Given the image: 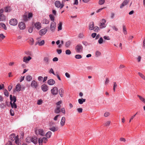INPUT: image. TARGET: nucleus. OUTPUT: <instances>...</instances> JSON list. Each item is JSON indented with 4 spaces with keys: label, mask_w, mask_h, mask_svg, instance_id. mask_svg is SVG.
<instances>
[{
    "label": "nucleus",
    "mask_w": 145,
    "mask_h": 145,
    "mask_svg": "<svg viewBox=\"0 0 145 145\" xmlns=\"http://www.w3.org/2000/svg\"><path fill=\"white\" fill-rule=\"evenodd\" d=\"M35 132L36 135H40L42 136H45V133L42 129H36L35 130Z\"/></svg>",
    "instance_id": "nucleus-1"
},
{
    "label": "nucleus",
    "mask_w": 145,
    "mask_h": 145,
    "mask_svg": "<svg viewBox=\"0 0 145 145\" xmlns=\"http://www.w3.org/2000/svg\"><path fill=\"white\" fill-rule=\"evenodd\" d=\"M9 23L11 25H16L18 24V21L16 19H12L10 20Z\"/></svg>",
    "instance_id": "nucleus-9"
},
{
    "label": "nucleus",
    "mask_w": 145,
    "mask_h": 145,
    "mask_svg": "<svg viewBox=\"0 0 145 145\" xmlns=\"http://www.w3.org/2000/svg\"><path fill=\"white\" fill-rule=\"evenodd\" d=\"M51 92L52 94L54 95H57L58 93V89L56 87H53L51 90Z\"/></svg>",
    "instance_id": "nucleus-7"
},
{
    "label": "nucleus",
    "mask_w": 145,
    "mask_h": 145,
    "mask_svg": "<svg viewBox=\"0 0 145 145\" xmlns=\"http://www.w3.org/2000/svg\"><path fill=\"white\" fill-rule=\"evenodd\" d=\"M49 129L53 132H55V131H57L58 130V127H57L53 126L52 127H50L49 128Z\"/></svg>",
    "instance_id": "nucleus-25"
},
{
    "label": "nucleus",
    "mask_w": 145,
    "mask_h": 145,
    "mask_svg": "<svg viewBox=\"0 0 145 145\" xmlns=\"http://www.w3.org/2000/svg\"><path fill=\"white\" fill-rule=\"evenodd\" d=\"M26 141L28 143H30L31 141V138L30 137H27L26 139Z\"/></svg>",
    "instance_id": "nucleus-55"
},
{
    "label": "nucleus",
    "mask_w": 145,
    "mask_h": 145,
    "mask_svg": "<svg viewBox=\"0 0 145 145\" xmlns=\"http://www.w3.org/2000/svg\"><path fill=\"white\" fill-rule=\"evenodd\" d=\"M55 75L56 76H57V78H58V80H61V79L59 75V73L58 72H56V75Z\"/></svg>",
    "instance_id": "nucleus-54"
},
{
    "label": "nucleus",
    "mask_w": 145,
    "mask_h": 145,
    "mask_svg": "<svg viewBox=\"0 0 145 145\" xmlns=\"http://www.w3.org/2000/svg\"><path fill=\"white\" fill-rule=\"evenodd\" d=\"M77 110L79 113H81L82 112L83 109L82 108H79L77 109Z\"/></svg>",
    "instance_id": "nucleus-59"
},
{
    "label": "nucleus",
    "mask_w": 145,
    "mask_h": 145,
    "mask_svg": "<svg viewBox=\"0 0 145 145\" xmlns=\"http://www.w3.org/2000/svg\"><path fill=\"white\" fill-rule=\"evenodd\" d=\"M32 16H33V14L31 13V12L29 13L28 14V18L29 19L30 18H31L32 17Z\"/></svg>",
    "instance_id": "nucleus-62"
},
{
    "label": "nucleus",
    "mask_w": 145,
    "mask_h": 145,
    "mask_svg": "<svg viewBox=\"0 0 145 145\" xmlns=\"http://www.w3.org/2000/svg\"><path fill=\"white\" fill-rule=\"evenodd\" d=\"M75 57L77 59H80L82 58V56L79 54H77L75 56Z\"/></svg>",
    "instance_id": "nucleus-46"
},
{
    "label": "nucleus",
    "mask_w": 145,
    "mask_h": 145,
    "mask_svg": "<svg viewBox=\"0 0 145 145\" xmlns=\"http://www.w3.org/2000/svg\"><path fill=\"white\" fill-rule=\"evenodd\" d=\"M29 42L31 45H33L34 44V41L32 38H30L29 39Z\"/></svg>",
    "instance_id": "nucleus-38"
},
{
    "label": "nucleus",
    "mask_w": 145,
    "mask_h": 145,
    "mask_svg": "<svg viewBox=\"0 0 145 145\" xmlns=\"http://www.w3.org/2000/svg\"><path fill=\"white\" fill-rule=\"evenodd\" d=\"M49 16L50 17V20L51 21H54L55 19L54 17V15L52 14H50L49 15Z\"/></svg>",
    "instance_id": "nucleus-41"
},
{
    "label": "nucleus",
    "mask_w": 145,
    "mask_h": 145,
    "mask_svg": "<svg viewBox=\"0 0 145 145\" xmlns=\"http://www.w3.org/2000/svg\"><path fill=\"white\" fill-rule=\"evenodd\" d=\"M57 114L59 113L60 111V109L56 108L54 111Z\"/></svg>",
    "instance_id": "nucleus-57"
},
{
    "label": "nucleus",
    "mask_w": 145,
    "mask_h": 145,
    "mask_svg": "<svg viewBox=\"0 0 145 145\" xmlns=\"http://www.w3.org/2000/svg\"><path fill=\"white\" fill-rule=\"evenodd\" d=\"M44 43L45 42L44 40H42L40 42H38L36 44H38L39 46H41L43 45L44 44Z\"/></svg>",
    "instance_id": "nucleus-32"
},
{
    "label": "nucleus",
    "mask_w": 145,
    "mask_h": 145,
    "mask_svg": "<svg viewBox=\"0 0 145 145\" xmlns=\"http://www.w3.org/2000/svg\"><path fill=\"white\" fill-rule=\"evenodd\" d=\"M48 140L46 137L40 138L38 140L39 145H42L43 143H46L47 142Z\"/></svg>",
    "instance_id": "nucleus-2"
},
{
    "label": "nucleus",
    "mask_w": 145,
    "mask_h": 145,
    "mask_svg": "<svg viewBox=\"0 0 145 145\" xmlns=\"http://www.w3.org/2000/svg\"><path fill=\"white\" fill-rule=\"evenodd\" d=\"M117 86V84L116 82H114V86H113V90L114 91H115V88Z\"/></svg>",
    "instance_id": "nucleus-60"
},
{
    "label": "nucleus",
    "mask_w": 145,
    "mask_h": 145,
    "mask_svg": "<svg viewBox=\"0 0 145 145\" xmlns=\"http://www.w3.org/2000/svg\"><path fill=\"white\" fill-rule=\"evenodd\" d=\"M62 23L61 22H60L58 24V31H59L61 30L62 29Z\"/></svg>",
    "instance_id": "nucleus-28"
},
{
    "label": "nucleus",
    "mask_w": 145,
    "mask_h": 145,
    "mask_svg": "<svg viewBox=\"0 0 145 145\" xmlns=\"http://www.w3.org/2000/svg\"><path fill=\"white\" fill-rule=\"evenodd\" d=\"M65 118L64 117H62L60 122V124L61 126H63L65 125Z\"/></svg>",
    "instance_id": "nucleus-21"
},
{
    "label": "nucleus",
    "mask_w": 145,
    "mask_h": 145,
    "mask_svg": "<svg viewBox=\"0 0 145 145\" xmlns=\"http://www.w3.org/2000/svg\"><path fill=\"white\" fill-rule=\"evenodd\" d=\"M93 30L95 32H98L99 30V27L97 26H95L94 27V29Z\"/></svg>",
    "instance_id": "nucleus-52"
},
{
    "label": "nucleus",
    "mask_w": 145,
    "mask_h": 145,
    "mask_svg": "<svg viewBox=\"0 0 145 145\" xmlns=\"http://www.w3.org/2000/svg\"><path fill=\"white\" fill-rule=\"evenodd\" d=\"M23 17V20H24V21L26 22L29 19L28 18V17H27V15H24Z\"/></svg>",
    "instance_id": "nucleus-43"
},
{
    "label": "nucleus",
    "mask_w": 145,
    "mask_h": 145,
    "mask_svg": "<svg viewBox=\"0 0 145 145\" xmlns=\"http://www.w3.org/2000/svg\"><path fill=\"white\" fill-rule=\"evenodd\" d=\"M65 54L67 55H69L71 54V52L69 49H67L65 51Z\"/></svg>",
    "instance_id": "nucleus-44"
},
{
    "label": "nucleus",
    "mask_w": 145,
    "mask_h": 145,
    "mask_svg": "<svg viewBox=\"0 0 145 145\" xmlns=\"http://www.w3.org/2000/svg\"><path fill=\"white\" fill-rule=\"evenodd\" d=\"M42 103V101L41 99H40L37 101V104L38 105H41Z\"/></svg>",
    "instance_id": "nucleus-58"
},
{
    "label": "nucleus",
    "mask_w": 145,
    "mask_h": 145,
    "mask_svg": "<svg viewBox=\"0 0 145 145\" xmlns=\"http://www.w3.org/2000/svg\"><path fill=\"white\" fill-rule=\"evenodd\" d=\"M137 96L139 98L140 100L144 103H145V99L141 96L138 95Z\"/></svg>",
    "instance_id": "nucleus-36"
},
{
    "label": "nucleus",
    "mask_w": 145,
    "mask_h": 145,
    "mask_svg": "<svg viewBox=\"0 0 145 145\" xmlns=\"http://www.w3.org/2000/svg\"><path fill=\"white\" fill-rule=\"evenodd\" d=\"M47 31V29L46 28H44L40 30L39 32V35L41 36L44 35Z\"/></svg>",
    "instance_id": "nucleus-11"
},
{
    "label": "nucleus",
    "mask_w": 145,
    "mask_h": 145,
    "mask_svg": "<svg viewBox=\"0 0 145 145\" xmlns=\"http://www.w3.org/2000/svg\"><path fill=\"white\" fill-rule=\"evenodd\" d=\"M31 86L32 87L35 88H37L38 86L37 82L35 80H33L32 81Z\"/></svg>",
    "instance_id": "nucleus-13"
},
{
    "label": "nucleus",
    "mask_w": 145,
    "mask_h": 145,
    "mask_svg": "<svg viewBox=\"0 0 145 145\" xmlns=\"http://www.w3.org/2000/svg\"><path fill=\"white\" fill-rule=\"evenodd\" d=\"M103 38L105 40H110V39L109 36H104L103 37Z\"/></svg>",
    "instance_id": "nucleus-64"
},
{
    "label": "nucleus",
    "mask_w": 145,
    "mask_h": 145,
    "mask_svg": "<svg viewBox=\"0 0 145 145\" xmlns=\"http://www.w3.org/2000/svg\"><path fill=\"white\" fill-rule=\"evenodd\" d=\"M83 47L80 44H79L76 45L75 48V50L76 52L80 53L82 52L83 50Z\"/></svg>",
    "instance_id": "nucleus-3"
},
{
    "label": "nucleus",
    "mask_w": 145,
    "mask_h": 145,
    "mask_svg": "<svg viewBox=\"0 0 145 145\" xmlns=\"http://www.w3.org/2000/svg\"><path fill=\"white\" fill-rule=\"evenodd\" d=\"M58 54H61L62 52V50L61 49H57L56 50Z\"/></svg>",
    "instance_id": "nucleus-63"
},
{
    "label": "nucleus",
    "mask_w": 145,
    "mask_h": 145,
    "mask_svg": "<svg viewBox=\"0 0 145 145\" xmlns=\"http://www.w3.org/2000/svg\"><path fill=\"white\" fill-rule=\"evenodd\" d=\"M105 2V0H99V4L100 5H102L104 4Z\"/></svg>",
    "instance_id": "nucleus-45"
},
{
    "label": "nucleus",
    "mask_w": 145,
    "mask_h": 145,
    "mask_svg": "<svg viewBox=\"0 0 145 145\" xmlns=\"http://www.w3.org/2000/svg\"><path fill=\"white\" fill-rule=\"evenodd\" d=\"M31 59V57L28 56L27 57H23V61L26 63H28L29 61Z\"/></svg>",
    "instance_id": "nucleus-17"
},
{
    "label": "nucleus",
    "mask_w": 145,
    "mask_h": 145,
    "mask_svg": "<svg viewBox=\"0 0 145 145\" xmlns=\"http://www.w3.org/2000/svg\"><path fill=\"white\" fill-rule=\"evenodd\" d=\"M49 72L52 74L54 75H56V73H55L54 70L52 68H51Z\"/></svg>",
    "instance_id": "nucleus-51"
},
{
    "label": "nucleus",
    "mask_w": 145,
    "mask_h": 145,
    "mask_svg": "<svg viewBox=\"0 0 145 145\" xmlns=\"http://www.w3.org/2000/svg\"><path fill=\"white\" fill-rule=\"evenodd\" d=\"M5 37L4 35L3 34H0V42L5 38Z\"/></svg>",
    "instance_id": "nucleus-42"
},
{
    "label": "nucleus",
    "mask_w": 145,
    "mask_h": 145,
    "mask_svg": "<svg viewBox=\"0 0 145 145\" xmlns=\"http://www.w3.org/2000/svg\"><path fill=\"white\" fill-rule=\"evenodd\" d=\"M55 83V81L52 79H50L47 81V83L49 85H53Z\"/></svg>",
    "instance_id": "nucleus-18"
},
{
    "label": "nucleus",
    "mask_w": 145,
    "mask_h": 145,
    "mask_svg": "<svg viewBox=\"0 0 145 145\" xmlns=\"http://www.w3.org/2000/svg\"><path fill=\"white\" fill-rule=\"evenodd\" d=\"M42 23L45 24H48L49 23V21L48 20L45 18H43L42 21Z\"/></svg>",
    "instance_id": "nucleus-27"
},
{
    "label": "nucleus",
    "mask_w": 145,
    "mask_h": 145,
    "mask_svg": "<svg viewBox=\"0 0 145 145\" xmlns=\"http://www.w3.org/2000/svg\"><path fill=\"white\" fill-rule=\"evenodd\" d=\"M10 104L12 108H17V105L15 103H12L11 102H10Z\"/></svg>",
    "instance_id": "nucleus-33"
},
{
    "label": "nucleus",
    "mask_w": 145,
    "mask_h": 145,
    "mask_svg": "<svg viewBox=\"0 0 145 145\" xmlns=\"http://www.w3.org/2000/svg\"><path fill=\"white\" fill-rule=\"evenodd\" d=\"M128 1L127 0L124 1L120 6V8H122L124 6L126 5L128 3Z\"/></svg>",
    "instance_id": "nucleus-19"
},
{
    "label": "nucleus",
    "mask_w": 145,
    "mask_h": 145,
    "mask_svg": "<svg viewBox=\"0 0 145 145\" xmlns=\"http://www.w3.org/2000/svg\"><path fill=\"white\" fill-rule=\"evenodd\" d=\"M10 139L11 140H14L15 139V135L14 134H11L10 136Z\"/></svg>",
    "instance_id": "nucleus-31"
},
{
    "label": "nucleus",
    "mask_w": 145,
    "mask_h": 145,
    "mask_svg": "<svg viewBox=\"0 0 145 145\" xmlns=\"http://www.w3.org/2000/svg\"><path fill=\"white\" fill-rule=\"evenodd\" d=\"M3 12L4 9L3 8L0 9V22L3 21L5 20V16L3 14Z\"/></svg>",
    "instance_id": "nucleus-6"
},
{
    "label": "nucleus",
    "mask_w": 145,
    "mask_h": 145,
    "mask_svg": "<svg viewBox=\"0 0 145 145\" xmlns=\"http://www.w3.org/2000/svg\"><path fill=\"white\" fill-rule=\"evenodd\" d=\"M110 122H111L110 121H106L105 124V125L106 126H108L110 125Z\"/></svg>",
    "instance_id": "nucleus-49"
},
{
    "label": "nucleus",
    "mask_w": 145,
    "mask_h": 145,
    "mask_svg": "<svg viewBox=\"0 0 145 145\" xmlns=\"http://www.w3.org/2000/svg\"><path fill=\"white\" fill-rule=\"evenodd\" d=\"M18 26L21 30L24 29L25 27V25L24 23L21 22L19 23Z\"/></svg>",
    "instance_id": "nucleus-12"
},
{
    "label": "nucleus",
    "mask_w": 145,
    "mask_h": 145,
    "mask_svg": "<svg viewBox=\"0 0 145 145\" xmlns=\"http://www.w3.org/2000/svg\"><path fill=\"white\" fill-rule=\"evenodd\" d=\"M86 99H83L82 98L81 99H78V102L80 104H82L83 103L86 101Z\"/></svg>",
    "instance_id": "nucleus-23"
},
{
    "label": "nucleus",
    "mask_w": 145,
    "mask_h": 145,
    "mask_svg": "<svg viewBox=\"0 0 145 145\" xmlns=\"http://www.w3.org/2000/svg\"><path fill=\"white\" fill-rule=\"evenodd\" d=\"M55 5L56 7L60 8H62L64 5V3H62L61 4L59 1H56L55 3Z\"/></svg>",
    "instance_id": "nucleus-5"
},
{
    "label": "nucleus",
    "mask_w": 145,
    "mask_h": 145,
    "mask_svg": "<svg viewBox=\"0 0 145 145\" xmlns=\"http://www.w3.org/2000/svg\"><path fill=\"white\" fill-rule=\"evenodd\" d=\"M110 114V113L108 112H106L104 113V116L105 117L108 116Z\"/></svg>",
    "instance_id": "nucleus-53"
},
{
    "label": "nucleus",
    "mask_w": 145,
    "mask_h": 145,
    "mask_svg": "<svg viewBox=\"0 0 145 145\" xmlns=\"http://www.w3.org/2000/svg\"><path fill=\"white\" fill-rule=\"evenodd\" d=\"M0 27L4 29L5 30L7 29V27L5 25L2 23H0Z\"/></svg>",
    "instance_id": "nucleus-30"
},
{
    "label": "nucleus",
    "mask_w": 145,
    "mask_h": 145,
    "mask_svg": "<svg viewBox=\"0 0 145 145\" xmlns=\"http://www.w3.org/2000/svg\"><path fill=\"white\" fill-rule=\"evenodd\" d=\"M101 22L100 23L99 25L100 27L101 28H105L106 27L105 23L106 22V20L104 19H102L101 20Z\"/></svg>",
    "instance_id": "nucleus-10"
},
{
    "label": "nucleus",
    "mask_w": 145,
    "mask_h": 145,
    "mask_svg": "<svg viewBox=\"0 0 145 145\" xmlns=\"http://www.w3.org/2000/svg\"><path fill=\"white\" fill-rule=\"evenodd\" d=\"M59 93L60 96L61 97H63V96L64 91L63 88H60L59 89Z\"/></svg>",
    "instance_id": "nucleus-20"
},
{
    "label": "nucleus",
    "mask_w": 145,
    "mask_h": 145,
    "mask_svg": "<svg viewBox=\"0 0 145 145\" xmlns=\"http://www.w3.org/2000/svg\"><path fill=\"white\" fill-rule=\"evenodd\" d=\"M71 42L70 41H67L65 44V46L67 48H68L70 46Z\"/></svg>",
    "instance_id": "nucleus-37"
},
{
    "label": "nucleus",
    "mask_w": 145,
    "mask_h": 145,
    "mask_svg": "<svg viewBox=\"0 0 145 145\" xmlns=\"http://www.w3.org/2000/svg\"><path fill=\"white\" fill-rule=\"evenodd\" d=\"M52 133L50 131H49L47 132L46 133L45 135V136H46V138H50L52 135Z\"/></svg>",
    "instance_id": "nucleus-24"
},
{
    "label": "nucleus",
    "mask_w": 145,
    "mask_h": 145,
    "mask_svg": "<svg viewBox=\"0 0 145 145\" xmlns=\"http://www.w3.org/2000/svg\"><path fill=\"white\" fill-rule=\"evenodd\" d=\"M4 10L5 12H9L11 10V7L9 6H7L4 8Z\"/></svg>",
    "instance_id": "nucleus-22"
},
{
    "label": "nucleus",
    "mask_w": 145,
    "mask_h": 145,
    "mask_svg": "<svg viewBox=\"0 0 145 145\" xmlns=\"http://www.w3.org/2000/svg\"><path fill=\"white\" fill-rule=\"evenodd\" d=\"M78 37L80 38H83L84 37V35L83 33H80L78 35Z\"/></svg>",
    "instance_id": "nucleus-47"
},
{
    "label": "nucleus",
    "mask_w": 145,
    "mask_h": 145,
    "mask_svg": "<svg viewBox=\"0 0 145 145\" xmlns=\"http://www.w3.org/2000/svg\"><path fill=\"white\" fill-rule=\"evenodd\" d=\"M98 43L99 44H101L103 43V39L102 37L100 38L98 40Z\"/></svg>",
    "instance_id": "nucleus-50"
},
{
    "label": "nucleus",
    "mask_w": 145,
    "mask_h": 145,
    "mask_svg": "<svg viewBox=\"0 0 145 145\" xmlns=\"http://www.w3.org/2000/svg\"><path fill=\"white\" fill-rule=\"evenodd\" d=\"M4 93L6 96L8 97L9 96V93L7 90L5 89L4 91Z\"/></svg>",
    "instance_id": "nucleus-48"
},
{
    "label": "nucleus",
    "mask_w": 145,
    "mask_h": 145,
    "mask_svg": "<svg viewBox=\"0 0 145 145\" xmlns=\"http://www.w3.org/2000/svg\"><path fill=\"white\" fill-rule=\"evenodd\" d=\"M56 28V23L54 21L52 22L50 24V29L51 31L54 32Z\"/></svg>",
    "instance_id": "nucleus-8"
},
{
    "label": "nucleus",
    "mask_w": 145,
    "mask_h": 145,
    "mask_svg": "<svg viewBox=\"0 0 145 145\" xmlns=\"http://www.w3.org/2000/svg\"><path fill=\"white\" fill-rule=\"evenodd\" d=\"M26 79L28 81H30L32 80V77L30 75H27L26 77Z\"/></svg>",
    "instance_id": "nucleus-35"
},
{
    "label": "nucleus",
    "mask_w": 145,
    "mask_h": 145,
    "mask_svg": "<svg viewBox=\"0 0 145 145\" xmlns=\"http://www.w3.org/2000/svg\"><path fill=\"white\" fill-rule=\"evenodd\" d=\"M41 87L42 90L44 92H46L47 91L48 89V86L45 84L42 85Z\"/></svg>",
    "instance_id": "nucleus-15"
},
{
    "label": "nucleus",
    "mask_w": 145,
    "mask_h": 145,
    "mask_svg": "<svg viewBox=\"0 0 145 145\" xmlns=\"http://www.w3.org/2000/svg\"><path fill=\"white\" fill-rule=\"evenodd\" d=\"M25 89V87L24 86H22L19 84H18L16 87V90L17 91H19L21 90H23Z\"/></svg>",
    "instance_id": "nucleus-4"
},
{
    "label": "nucleus",
    "mask_w": 145,
    "mask_h": 145,
    "mask_svg": "<svg viewBox=\"0 0 145 145\" xmlns=\"http://www.w3.org/2000/svg\"><path fill=\"white\" fill-rule=\"evenodd\" d=\"M94 29V23L92 22L90 23L89 24V29L90 30H92Z\"/></svg>",
    "instance_id": "nucleus-26"
},
{
    "label": "nucleus",
    "mask_w": 145,
    "mask_h": 145,
    "mask_svg": "<svg viewBox=\"0 0 145 145\" xmlns=\"http://www.w3.org/2000/svg\"><path fill=\"white\" fill-rule=\"evenodd\" d=\"M123 30L124 34L125 35H126L127 34V32L125 26L124 25L123 26Z\"/></svg>",
    "instance_id": "nucleus-34"
},
{
    "label": "nucleus",
    "mask_w": 145,
    "mask_h": 145,
    "mask_svg": "<svg viewBox=\"0 0 145 145\" xmlns=\"http://www.w3.org/2000/svg\"><path fill=\"white\" fill-rule=\"evenodd\" d=\"M112 27L113 30L116 31H117L118 30V28L115 25L112 26Z\"/></svg>",
    "instance_id": "nucleus-61"
},
{
    "label": "nucleus",
    "mask_w": 145,
    "mask_h": 145,
    "mask_svg": "<svg viewBox=\"0 0 145 145\" xmlns=\"http://www.w3.org/2000/svg\"><path fill=\"white\" fill-rule=\"evenodd\" d=\"M44 61L47 64H48L49 62V59L47 57H45L44 59Z\"/></svg>",
    "instance_id": "nucleus-40"
},
{
    "label": "nucleus",
    "mask_w": 145,
    "mask_h": 145,
    "mask_svg": "<svg viewBox=\"0 0 145 145\" xmlns=\"http://www.w3.org/2000/svg\"><path fill=\"white\" fill-rule=\"evenodd\" d=\"M34 25L35 28L38 30L40 29L41 27V24L39 22H36L35 24Z\"/></svg>",
    "instance_id": "nucleus-14"
},
{
    "label": "nucleus",
    "mask_w": 145,
    "mask_h": 145,
    "mask_svg": "<svg viewBox=\"0 0 145 145\" xmlns=\"http://www.w3.org/2000/svg\"><path fill=\"white\" fill-rule=\"evenodd\" d=\"M31 142H33L34 144H36L37 143L38 139L37 137H32L31 138Z\"/></svg>",
    "instance_id": "nucleus-16"
},
{
    "label": "nucleus",
    "mask_w": 145,
    "mask_h": 145,
    "mask_svg": "<svg viewBox=\"0 0 145 145\" xmlns=\"http://www.w3.org/2000/svg\"><path fill=\"white\" fill-rule=\"evenodd\" d=\"M137 114V112L135 114H134V115H133V116H132L131 117L130 120L129 121V122H130L131 120H132L133 119V118H135V117L136 115Z\"/></svg>",
    "instance_id": "nucleus-56"
},
{
    "label": "nucleus",
    "mask_w": 145,
    "mask_h": 145,
    "mask_svg": "<svg viewBox=\"0 0 145 145\" xmlns=\"http://www.w3.org/2000/svg\"><path fill=\"white\" fill-rule=\"evenodd\" d=\"M101 54V52L98 51H97L95 52V56L96 57H98Z\"/></svg>",
    "instance_id": "nucleus-39"
},
{
    "label": "nucleus",
    "mask_w": 145,
    "mask_h": 145,
    "mask_svg": "<svg viewBox=\"0 0 145 145\" xmlns=\"http://www.w3.org/2000/svg\"><path fill=\"white\" fill-rule=\"evenodd\" d=\"M138 74L142 79L145 80V76L141 72H138Z\"/></svg>",
    "instance_id": "nucleus-29"
}]
</instances>
